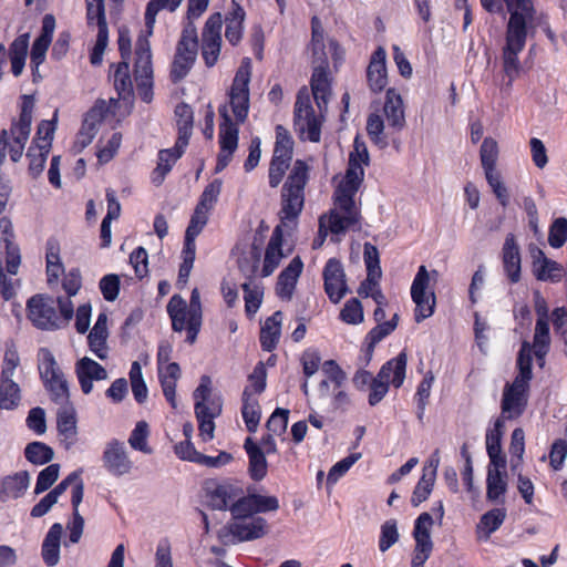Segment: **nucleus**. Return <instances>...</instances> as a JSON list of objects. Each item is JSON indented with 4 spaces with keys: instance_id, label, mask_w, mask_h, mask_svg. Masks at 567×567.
Segmentation results:
<instances>
[{
    "instance_id": "nucleus-1",
    "label": "nucleus",
    "mask_w": 567,
    "mask_h": 567,
    "mask_svg": "<svg viewBox=\"0 0 567 567\" xmlns=\"http://www.w3.org/2000/svg\"><path fill=\"white\" fill-rule=\"evenodd\" d=\"M368 164L369 153L365 143L355 137L348 169L334 192L333 208L328 215L319 218V237L315 239L313 248L323 245L328 233L340 235L348 229L359 227L361 214L354 197L363 182V165Z\"/></svg>"
},
{
    "instance_id": "nucleus-2",
    "label": "nucleus",
    "mask_w": 567,
    "mask_h": 567,
    "mask_svg": "<svg viewBox=\"0 0 567 567\" xmlns=\"http://www.w3.org/2000/svg\"><path fill=\"white\" fill-rule=\"evenodd\" d=\"M310 166L302 159H297L285 182L280 195V224L272 231L267 245L261 266L254 264L251 271L255 276L269 277L278 268L287 255L282 251L285 229L296 227L297 219L305 206V187L309 181Z\"/></svg>"
},
{
    "instance_id": "nucleus-3",
    "label": "nucleus",
    "mask_w": 567,
    "mask_h": 567,
    "mask_svg": "<svg viewBox=\"0 0 567 567\" xmlns=\"http://www.w3.org/2000/svg\"><path fill=\"white\" fill-rule=\"evenodd\" d=\"M203 491L210 508L228 511L230 519L219 532L224 544H237L248 539V488L244 481L226 477L209 478Z\"/></svg>"
},
{
    "instance_id": "nucleus-4",
    "label": "nucleus",
    "mask_w": 567,
    "mask_h": 567,
    "mask_svg": "<svg viewBox=\"0 0 567 567\" xmlns=\"http://www.w3.org/2000/svg\"><path fill=\"white\" fill-rule=\"evenodd\" d=\"M248 62L243 60V64L237 72L229 92V105L235 116L234 123L228 114L227 105L219 107V114L223 122L219 125V144L216 173L221 172L229 164L233 153L238 146V123H244L248 115Z\"/></svg>"
},
{
    "instance_id": "nucleus-5",
    "label": "nucleus",
    "mask_w": 567,
    "mask_h": 567,
    "mask_svg": "<svg viewBox=\"0 0 567 567\" xmlns=\"http://www.w3.org/2000/svg\"><path fill=\"white\" fill-rule=\"evenodd\" d=\"M311 92L315 97L318 112L311 104L310 93L307 87H302L297 95L295 104V130L302 140L319 142L321 135V124L323 121V111L328 104L330 95V82L327 69L315 68L311 76Z\"/></svg>"
},
{
    "instance_id": "nucleus-6",
    "label": "nucleus",
    "mask_w": 567,
    "mask_h": 567,
    "mask_svg": "<svg viewBox=\"0 0 567 567\" xmlns=\"http://www.w3.org/2000/svg\"><path fill=\"white\" fill-rule=\"evenodd\" d=\"M511 13L505 45L502 52L503 71L509 79V84L519 75L520 63L518 54L526 43L527 24L533 21L534 9L530 0H504Z\"/></svg>"
},
{
    "instance_id": "nucleus-7",
    "label": "nucleus",
    "mask_w": 567,
    "mask_h": 567,
    "mask_svg": "<svg viewBox=\"0 0 567 567\" xmlns=\"http://www.w3.org/2000/svg\"><path fill=\"white\" fill-rule=\"evenodd\" d=\"M518 374L513 383L504 386L498 419L513 420L519 417L528 403L529 382L533 378L530 346L524 341L517 358Z\"/></svg>"
},
{
    "instance_id": "nucleus-8",
    "label": "nucleus",
    "mask_w": 567,
    "mask_h": 567,
    "mask_svg": "<svg viewBox=\"0 0 567 567\" xmlns=\"http://www.w3.org/2000/svg\"><path fill=\"white\" fill-rule=\"evenodd\" d=\"M28 318L41 330H59L65 328L74 316L71 299L58 297L56 300L45 295H35L27 302Z\"/></svg>"
},
{
    "instance_id": "nucleus-9",
    "label": "nucleus",
    "mask_w": 567,
    "mask_h": 567,
    "mask_svg": "<svg viewBox=\"0 0 567 567\" xmlns=\"http://www.w3.org/2000/svg\"><path fill=\"white\" fill-rule=\"evenodd\" d=\"M195 400V415L198 422L199 436L203 442L214 439L215 422L220 415L223 403L218 395L212 393V380L208 375L200 378L199 385L193 393Z\"/></svg>"
},
{
    "instance_id": "nucleus-10",
    "label": "nucleus",
    "mask_w": 567,
    "mask_h": 567,
    "mask_svg": "<svg viewBox=\"0 0 567 567\" xmlns=\"http://www.w3.org/2000/svg\"><path fill=\"white\" fill-rule=\"evenodd\" d=\"M134 79L140 97L150 103L153 100V69L151 47L146 38L140 37L135 48Z\"/></svg>"
},
{
    "instance_id": "nucleus-11",
    "label": "nucleus",
    "mask_w": 567,
    "mask_h": 567,
    "mask_svg": "<svg viewBox=\"0 0 567 567\" xmlns=\"http://www.w3.org/2000/svg\"><path fill=\"white\" fill-rule=\"evenodd\" d=\"M408 363V355L405 352H401L394 359L388 361L382 365L378 375L372 380L370 384L369 403L371 405L378 404L389 391V370L394 368L395 379L392 380L394 388H400L405 379V370Z\"/></svg>"
},
{
    "instance_id": "nucleus-12",
    "label": "nucleus",
    "mask_w": 567,
    "mask_h": 567,
    "mask_svg": "<svg viewBox=\"0 0 567 567\" xmlns=\"http://www.w3.org/2000/svg\"><path fill=\"white\" fill-rule=\"evenodd\" d=\"M166 310L172 321V329L175 332L186 330V341L193 344L200 330L203 317L194 321L192 308L187 307L186 300L179 295H173L171 297Z\"/></svg>"
},
{
    "instance_id": "nucleus-13",
    "label": "nucleus",
    "mask_w": 567,
    "mask_h": 567,
    "mask_svg": "<svg viewBox=\"0 0 567 567\" xmlns=\"http://www.w3.org/2000/svg\"><path fill=\"white\" fill-rule=\"evenodd\" d=\"M429 285L430 274L425 266H420L411 287V297L415 303L416 322L431 317L434 312L435 295L433 291H426Z\"/></svg>"
},
{
    "instance_id": "nucleus-14",
    "label": "nucleus",
    "mask_w": 567,
    "mask_h": 567,
    "mask_svg": "<svg viewBox=\"0 0 567 567\" xmlns=\"http://www.w3.org/2000/svg\"><path fill=\"white\" fill-rule=\"evenodd\" d=\"M86 10L89 23L96 20L97 24L96 41L90 54V62L93 65H99L102 63L109 43V28L105 18L104 0H86Z\"/></svg>"
},
{
    "instance_id": "nucleus-15",
    "label": "nucleus",
    "mask_w": 567,
    "mask_h": 567,
    "mask_svg": "<svg viewBox=\"0 0 567 567\" xmlns=\"http://www.w3.org/2000/svg\"><path fill=\"white\" fill-rule=\"evenodd\" d=\"M433 526V518L429 513H422L414 526L413 537L415 539V548L411 561L412 567H423L429 559L433 543L431 539V528Z\"/></svg>"
},
{
    "instance_id": "nucleus-16",
    "label": "nucleus",
    "mask_w": 567,
    "mask_h": 567,
    "mask_svg": "<svg viewBox=\"0 0 567 567\" xmlns=\"http://www.w3.org/2000/svg\"><path fill=\"white\" fill-rule=\"evenodd\" d=\"M221 14L214 13L206 21L202 33V56L209 68L218 61L221 47Z\"/></svg>"
},
{
    "instance_id": "nucleus-17",
    "label": "nucleus",
    "mask_w": 567,
    "mask_h": 567,
    "mask_svg": "<svg viewBox=\"0 0 567 567\" xmlns=\"http://www.w3.org/2000/svg\"><path fill=\"white\" fill-rule=\"evenodd\" d=\"M102 460L105 470L115 476L128 474L133 467L124 442L115 439L106 443Z\"/></svg>"
},
{
    "instance_id": "nucleus-18",
    "label": "nucleus",
    "mask_w": 567,
    "mask_h": 567,
    "mask_svg": "<svg viewBox=\"0 0 567 567\" xmlns=\"http://www.w3.org/2000/svg\"><path fill=\"white\" fill-rule=\"evenodd\" d=\"M324 290L333 303L340 300L348 292L346 274L341 262L334 258L327 261L323 269Z\"/></svg>"
},
{
    "instance_id": "nucleus-19",
    "label": "nucleus",
    "mask_w": 567,
    "mask_h": 567,
    "mask_svg": "<svg viewBox=\"0 0 567 567\" xmlns=\"http://www.w3.org/2000/svg\"><path fill=\"white\" fill-rule=\"evenodd\" d=\"M533 274L537 280L559 282L564 276V268L557 261L546 257L544 251L532 245L529 247Z\"/></svg>"
},
{
    "instance_id": "nucleus-20",
    "label": "nucleus",
    "mask_w": 567,
    "mask_h": 567,
    "mask_svg": "<svg viewBox=\"0 0 567 567\" xmlns=\"http://www.w3.org/2000/svg\"><path fill=\"white\" fill-rule=\"evenodd\" d=\"M75 373L84 394L92 392L93 381L107 379L106 370L89 357H84L76 362Z\"/></svg>"
},
{
    "instance_id": "nucleus-21",
    "label": "nucleus",
    "mask_w": 567,
    "mask_h": 567,
    "mask_svg": "<svg viewBox=\"0 0 567 567\" xmlns=\"http://www.w3.org/2000/svg\"><path fill=\"white\" fill-rule=\"evenodd\" d=\"M56 424L61 444L70 450L78 440L76 416L72 405L60 406L56 413Z\"/></svg>"
},
{
    "instance_id": "nucleus-22",
    "label": "nucleus",
    "mask_w": 567,
    "mask_h": 567,
    "mask_svg": "<svg viewBox=\"0 0 567 567\" xmlns=\"http://www.w3.org/2000/svg\"><path fill=\"white\" fill-rule=\"evenodd\" d=\"M503 268L509 281L516 284L520 280V254L515 236L508 234L502 249Z\"/></svg>"
},
{
    "instance_id": "nucleus-23",
    "label": "nucleus",
    "mask_w": 567,
    "mask_h": 567,
    "mask_svg": "<svg viewBox=\"0 0 567 567\" xmlns=\"http://www.w3.org/2000/svg\"><path fill=\"white\" fill-rule=\"evenodd\" d=\"M303 269L300 257H295L289 265L280 272L277 281V293L281 299L290 300L299 276Z\"/></svg>"
},
{
    "instance_id": "nucleus-24",
    "label": "nucleus",
    "mask_w": 567,
    "mask_h": 567,
    "mask_svg": "<svg viewBox=\"0 0 567 567\" xmlns=\"http://www.w3.org/2000/svg\"><path fill=\"white\" fill-rule=\"evenodd\" d=\"M107 338V316L102 312L87 336L90 350L101 360H105L109 355Z\"/></svg>"
},
{
    "instance_id": "nucleus-25",
    "label": "nucleus",
    "mask_w": 567,
    "mask_h": 567,
    "mask_svg": "<svg viewBox=\"0 0 567 567\" xmlns=\"http://www.w3.org/2000/svg\"><path fill=\"white\" fill-rule=\"evenodd\" d=\"M383 112L388 121L389 128L396 132L405 126V113L403 100L393 89H389L385 95Z\"/></svg>"
},
{
    "instance_id": "nucleus-26",
    "label": "nucleus",
    "mask_w": 567,
    "mask_h": 567,
    "mask_svg": "<svg viewBox=\"0 0 567 567\" xmlns=\"http://www.w3.org/2000/svg\"><path fill=\"white\" fill-rule=\"evenodd\" d=\"M385 51L378 48L372 54L368 66L367 76L370 89L374 92L382 91L386 85Z\"/></svg>"
},
{
    "instance_id": "nucleus-27",
    "label": "nucleus",
    "mask_w": 567,
    "mask_h": 567,
    "mask_svg": "<svg viewBox=\"0 0 567 567\" xmlns=\"http://www.w3.org/2000/svg\"><path fill=\"white\" fill-rule=\"evenodd\" d=\"M506 466L491 465L486 480V497L494 503H504V494L507 491Z\"/></svg>"
},
{
    "instance_id": "nucleus-28",
    "label": "nucleus",
    "mask_w": 567,
    "mask_h": 567,
    "mask_svg": "<svg viewBox=\"0 0 567 567\" xmlns=\"http://www.w3.org/2000/svg\"><path fill=\"white\" fill-rule=\"evenodd\" d=\"M62 534L63 526L60 523H54L43 539L41 555L43 561L50 567L58 565L60 561Z\"/></svg>"
},
{
    "instance_id": "nucleus-29",
    "label": "nucleus",
    "mask_w": 567,
    "mask_h": 567,
    "mask_svg": "<svg viewBox=\"0 0 567 567\" xmlns=\"http://www.w3.org/2000/svg\"><path fill=\"white\" fill-rule=\"evenodd\" d=\"M33 106L32 96L24 95L19 120L10 128L12 140H18L19 143L28 142L31 132Z\"/></svg>"
},
{
    "instance_id": "nucleus-30",
    "label": "nucleus",
    "mask_w": 567,
    "mask_h": 567,
    "mask_svg": "<svg viewBox=\"0 0 567 567\" xmlns=\"http://www.w3.org/2000/svg\"><path fill=\"white\" fill-rule=\"evenodd\" d=\"M245 17L246 12L244 8L236 0H233L231 7L225 19V37L233 45H236L243 38Z\"/></svg>"
},
{
    "instance_id": "nucleus-31",
    "label": "nucleus",
    "mask_w": 567,
    "mask_h": 567,
    "mask_svg": "<svg viewBox=\"0 0 567 567\" xmlns=\"http://www.w3.org/2000/svg\"><path fill=\"white\" fill-rule=\"evenodd\" d=\"M185 148L186 147H179V142L176 141L173 148L159 151L157 166L152 173V182L155 185H161L163 183L173 165L184 154Z\"/></svg>"
},
{
    "instance_id": "nucleus-32",
    "label": "nucleus",
    "mask_w": 567,
    "mask_h": 567,
    "mask_svg": "<svg viewBox=\"0 0 567 567\" xmlns=\"http://www.w3.org/2000/svg\"><path fill=\"white\" fill-rule=\"evenodd\" d=\"M197 51L198 49L183 48V45L177 44L171 71L174 82L181 81L188 74L196 60Z\"/></svg>"
},
{
    "instance_id": "nucleus-33",
    "label": "nucleus",
    "mask_w": 567,
    "mask_h": 567,
    "mask_svg": "<svg viewBox=\"0 0 567 567\" xmlns=\"http://www.w3.org/2000/svg\"><path fill=\"white\" fill-rule=\"evenodd\" d=\"M311 51H312V65L315 68L328 69V56L324 51V32L319 18L311 19Z\"/></svg>"
},
{
    "instance_id": "nucleus-34",
    "label": "nucleus",
    "mask_w": 567,
    "mask_h": 567,
    "mask_svg": "<svg viewBox=\"0 0 567 567\" xmlns=\"http://www.w3.org/2000/svg\"><path fill=\"white\" fill-rule=\"evenodd\" d=\"M505 423L503 419H497L494 427L486 434V450L491 458V465L506 466V460L502 456L501 441L504 434Z\"/></svg>"
},
{
    "instance_id": "nucleus-35",
    "label": "nucleus",
    "mask_w": 567,
    "mask_h": 567,
    "mask_svg": "<svg viewBox=\"0 0 567 567\" xmlns=\"http://www.w3.org/2000/svg\"><path fill=\"white\" fill-rule=\"evenodd\" d=\"M47 276L50 286L58 285L64 267L60 258V245L56 239L50 238L47 241Z\"/></svg>"
},
{
    "instance_id": "nucleus-36",
    "label": "nucleus",
    "mask_w": 567,
    "mask_h": 567,
    "mask_svg": "<svg viewBox=\"0 0 567 567\" xmlns=\"http://www.w3.org/2000/svg\"><path fill=\"white\" fill-rule=\"evenodd\" d=\"M281 312L277 311L266 319L260 331V343L264 350L271 351L276 348L281 328Z\"/></svg>"
},
{
    "instance_id": "nucleus-37",
    "label": "nucleus",
    "mask_w": 567,
    "mask_h": 567,
    "mask_svg": "<svg viewBox=\"0 0 567 567\" xmlns=\"http://www.w3.org/2000/svg\"><path fill=\"white\" fill-rule=\"evenodd\" d=\"M114 87L118 97L123 101H130L133 96V82L130 75V66L126 60L121 61L113 72Z\"/></svg>"
},
{
    "instance_id": "nucleus-38",
    "label": "nucleus",
    "mask_w": 567,
    "mask_h": 567,
    "mask_svg": "<svg viewBox=\"0 0 567 567\" xmlns=\"http://www.w3.org/2000/svg\"><path fill=\"white\" fill-rule=\"evenodd\" d=\"M175 115L178 130L177 142L179 147H187L193 131V110L189 105L182 103L176 106Z\"/></svg>"
},
{
    "instance_id": "nucleus-39",
    "label": "nucleus",
    "mask_w": 567,
    "mask_h": 567,
    "mask_svg": "<svg viewBox=\"0 0 567 567\" xmlns=\"http://www.w3.org/2000/svg\"><path fill=\"white\" fill-rule=\"evenodd\" d=\"M102 120V111L94 107L84 117L82 127L76 136V145L80 148L86 147L97 133L99 124Z\"/></svg>"
},
{
    "instance_id": "nucleus-40",
    "label": "nucleus",
    "mask_w": 567,
    "mask_h": 567,
    "mask_svg": "<svg viewBox=\"0 0 567 567\" xmlns=\"http://www.w3.org/2000/svg\"><path fill=\"white\" fill-rule=\"evenodd\" d=\"M436 478V465L431 467H424L422 477L416 484L412 497L411 503L413 506L417 507L421 503H423L431 494L434 482Z\"/></svg>"
},
{
    "instance_id": "nucleus-41",
    "label": "nucleus",
    "mask_w": 567,
    "mask_h": 567,
    "mask_svg": "<svg viewBox=\"0 0 567 567\" xmlns=\"http://www.w3.org/2000/svg\"><path fill=\"white\" fill-rule=\"evenodd\" d=\"M549 344V321L536 320L533 346L530 343L529 346L530 352L534 350L537 360L540 361V365H543V360L548 352Z\"/></svg>"
},
{
    "instance_id": "nucleus-42",
    "label": "nucleus",
    "mask_w": 567,
    "mask_h": 567,
    "mask_svg": "<svg viewBox=\"0 0 567 567\" xmlns=\"http://www.w3.org/2000/svg\"><path fill=\"white\" fill-rule=\"evenodd\" d=\"M29 47V34L19 35L10 45L11 71L19 76L24 68Z\"/></svg>"
},
{
    "instance_id": "nucleus-43",
    "label": "nucleus",
    "mask_w": 567,
    "mask_h": 567,
    "mask_svg": "<svg viewBox=\"0 0 567 567\" xmlns=\"http://www.w3.org/2000/svg\"><path fill=\"white\" fill-rule=\"evenodd\" d=\"M183 0H151L146 6L145 27L147 35H152L156 22V16L162 9L175 11Z\"/></svg>"
},
{
    "instance_id": "nucleus-44",
    "label": "nucleus",
    "mask_w": 567,
    "mask_h": 567,
    "mask_svg": "<svg viewBox=\"0 0 567 567\" xmlns=\"http://www.w3.org/2000/svg\"><path fill=\"white\" fill-rule=\"evenodd\" d=\"M56 122L58 110L54 111L52 120H43L39 123L32 145L44 150V152H50L53 135L56 128Z\"/></svg>"
},
{
    "instance_id": "nucleus-45",
    "label": "nucleus",
    "mask_w": 567,
    "mask_h": 567,
    "mask_svg": "<svg viewBox=\"0 0 567 567\" xmlns=\"http://www.w3.org/2000/svg\"><path fill=\"white\" fill-rule=\"evenodd\" d=\"M21 400L20 388L12 379H0V409L13 410Z\"/></svg>"
},
{
    "instance_id": "nucleus-46",
    "label": "nucleus",
    "mask_w": 567,
    "mask_h": 567,
    "mask_svg": "<svg viewBox=\"0 0 567 567\" xmlns=\"http://www.w3.org/2000/svg\"><path fill=\"white\" fill-rule=\"evenodd\" d=\"M363 258L368 271V282L378 285L382 276L378 248L370 243H365Z\"/></svg>"
},
{
    "instance_id": "nucleus-47",
    "label": "nucleus",
    "mask_w": 567,
    "mask_h": 567,
    "mask_svg": "<svg viewBox=\"0 0 567 567\" xmlns=\"http://www.w3.org/2000/svg\"><path fill=\"white\" fill-rule=\"evenodd\" d=\"M506 518L505 508H493L485 513L477 525V532L484 533L485 539H488L491 534L499 528Z\"/></svg>"
},
{
    "instance_id": "nucleus-48",
    "label": "nucleus",
    "mask_w": 567,
    "mask_h": 567,
    "mask_svg": "<svg viewBox=\"0 0 567 567\" xmlns=\"http://www.w3.org/2000/svg\"><path fill=\"white\" fill-rule=\"evenodd\" d=\"M279 509V501L276 496L264 495L250 489V514L261 515L276 513Z\"/></svg>"
},
{
    "instance_id": "nucleus-49",
    "label": "nucleus",
    "mask_w": 567,
    "mask_h": 567,
    "mask_svg": "<svg viewBox=\"0 0 567 567\" xmlns=\"http://www.w3.org/2000/svg\"><path fill=\"white\" fill-rule=\"evenodd\" d=\"M384 121L379 114H370L367 121V132L370 140L380 148L389 145L388 136L384 133Z\"/></svg>"
},
{
    "instance_id": "nucleus-50",
    "label": "nucleus",
    "mask_w": 567,
    "mask_h": 567,
    "mask_svg": "<svg viewBox=\"0 0 567 567\" xmlns=\"http://www.w3.org/2000/svg\"><path fill=\"white\" fill-rule=\"evenodd\" d=\"M480 158L484 173L496 171L498 158V144L492 137H485L480 150Z\"/></svg>"
},
{
    "instance_id": "nucleus-51",
    "label": "nucleus",
    "mask_w": 567,
    "mask_h": 567,
    "mask_svg": "<svg viewBox=\"0 0 567 567\" xmlns=\"http://www.w3.org/2000/svg\"><path fill=\"white\" fill-rule=\"evenodd\" d=\"M293 142L287 132L281 127H277V140L274 150L272 159L285 161L291 163L293 155Z\"/></svg>"
},
{
    "instance_id": "nucleus-52",
    "label": "nucleus",
    "mask_w": 567,
    "mask_h": 567,
    "mask_svg": "<svg viewBox=\"0 0 567 567\" xmlns=\"http://www.w3.org/2000/svg\"><path fill=\"white\" fill-rule=\"evenodd\" d=\"M30 483V476L27 472H19L12 476H8L3 481V492L12 498L20 497Z\"/></svg>"
},
{
    "instance_id": "nucleus-53",
    "label": "nucleus",
    "mask_w": 567,
    "mask_h": 567,
    "mask_svg": "<svg viewBox=\"0 0 567 567\" xmlns=\"http://www.w3.org/2000/svg\"><path fill=\"white\" fill-rule=\"evenodd\" d=\"M24 454L29 462L38 465L49 463L54 456L53 450L42 442L29 443Z\"/></svg>"
},
{
    "instance_id": "nucleus-54",
    "label": "nucleus",
    "mask_w": 567,
    "mask_h": 567,
    "mask_svg": "<svg viewBox=\"0 0 567 567\" xmlns=\"http://www.w3.org/2000/svg\"><path fill=\"white\" fill-rule=\"evenodd\" d=\"M268 464L260 446L250 442V478L261 481L267 475Z\"/></svg>"
},
{
    "instance_id": "nucleus-55",
    "label": "nucleus",
    "mask_w": 567,
    "mask_h": 567,
    "mask_svg": "<svg viewBox=\"0 0 567 567\" xmlns=\"http://www.w3.org/2000/svg\"><path fill=\"white\" fill-rule=\"evenodd\" d=\"M148 425L146 422H138L132 431L128 443L132 449L141 451L145 454H151L152 449L147 444Z\"/></svg>"
},
{
    "instance_id": "nucleus-56",
    "label": "nucleus",
    "mask_w": 567,
    "mask_h": 567,
    "mask_svg": "<svg viewBox=\"0 0 567 567\" xmlns=\"http://www.w3.org/2000/svg\"><path fill=\"white\" fill-rule=\"evenodd\" d=\"M221 186L223 182L219 178H216L213 182H210L202 193L199 202L196 206L210 212L218 200V197L221 192Z\"/></svg>"
},
{
    "instance_id": "nucleus-57",
    "label": "nucleus",
    "mask_w": 567,
    "mask_h": 567,
    "mask_svg": "<svg viewBox=\"0 0 567 567\" xmlns=\"http://www.w3.org/2000/svg\"><path fill=\"white\" fill-rule=\"evenodd\" d=\"M19 364L20 358L16 346L8 343L3 355L0 379H12Z\"/></svg>"
},
{
    "instance_id": "nucleus-58",
    "label": "nucleus",
    "mask_w": 567,
    "mask_h": 567,
    "mask_svg": "<svg viewBox=\"0 0 567 567\" xmlns=\"http://www.w3.org/2000/svg\"><path fill=\"white\" fill-rule=\"evenodd\" d=\"M39 369L45 382L63 377L56 367L54 357L47 349L41 350V362Z\"/></svg>"
},
{
    "instance_id": "nucleus-59",
    "label": "nucleus",
    "mask_w": 567,
    "mask_h": 567,
    "mask_svg": "<svg viewBox=\"0 0 567 567\" xmlns=\"http://www.w3.org/2000/svg\"><path fill=\"white\" fill-rule=\"evenodd\" d=\"M567 240V219H555L549 228L548 243L553 248H560Z\"/></svg>"
},
{
    "instance_id": "nucleus-60",
    "label": "nucleus",
    "mask_w": 567,
    "mask_h": 567,
    "mask_svg": "<svg viewBox=\"0 0 567 567\" xmlns=\"http://www.w3.org/2000/svg\"><path fill=\"white\" fill-rule=\"evenodd\" d=\"M208 210L199 208L196 206L194 214L192 215L190 221L185 233V237L196 239V237L202 233L204 227L206 226L209 217Z\"/></svg>"
},
{
    "instance_id": "nucleus-61",
    "label": "nucleus",
    "mask_w": 567,
    "mask_h": 567,
    "mask_svg": "<svg viewBox=\"0 0 567 567\" xmlns=\"http://www.w3.org/2000/svg\"><path fill=\"white\" fill-rule=\"evenodd\" d=\"M340 318L350 324L362 322L363 309L361 302L357 298L348 300L340 312Z\"/></svg>"
},
{
    "instance_id": "nucleus-62",
    "label": "nucleus",
    "mask_w": 567,
    "mask_h": 567,
    "mask_svg": "<svg viewBox=\"0 0 567 567\" xmlns=\"http://www.w3.org/2000/svg\"><path fill=\"white\" fill-rule=\"evenodd\" d=\"M399 540V532L395 519H389L381 526V537L379 548L382 553L386 551Z\"/></svg>"
},
{
    "instance_id": "nucleus-63",
    "label": "nucleus",
    "mask_w": 567,
    "mask_h": 567,
    "mask_svg": "<svg viewBox=\"0 0 567 567\" xmlns=\"http://www.w3.org/2000/svg\"><path fill=\"white\" fill-rule=\"evenodd\" d=\"M49 152H44L38 146L31 145L28 150L27 156L29 158V172L33 177L39 176L45 165Z\"/></svg>"
},
{
    "instance_id": "nucleus-64",
    "label": "nucleus",
    "mask_w": 567,
    "mask_h": 567,
    "mask_svg": "<svg viewBox=\"0 0 567 567\" xmlns=\"http://www.w3.org/2000/svg\"><path fill=\"white\" fill-rule=\"evenodd\" d=\"M60 472L59 464H51L42 470L38 476L34 493L40 494L49 489L58 480Z\"/></svg>"
}]
</instances>
